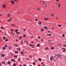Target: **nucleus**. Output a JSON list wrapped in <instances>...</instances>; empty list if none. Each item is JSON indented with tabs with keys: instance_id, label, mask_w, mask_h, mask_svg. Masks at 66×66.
Returning a JSON list of instances; mask_svg holds the SVG:
<instances>
[{
	"instance_id": "obj_1",
	"label": "nucleus",
	"mask_w": 66,
	"mask_h": 66,
	"mask_svg": "<svg viewBox=\"0 0 66 66\" xmlns=\"http://www.w3.org/2000/svg\"><path fill=\"white\" fill-rule=\"evenodd\" d=\"M53 57L52 56H51L50 58V60L51 61H52Z\"/></svg>"
},
{
	"instance_id": "obj_2",
	"label": "nucleus",
	"mask_w": 66,
	"mask_h": 66,
	"mask_svg": "<svg viewBox=\"0 0 66 66\" xmlns=\"http://www.w3.org/2000/svg\"><path fill=\"white\" fill-rule=\"evenodd\" d=\"M49 18H45L44 19V20H49Z\"/></svg>"
},
{
	"instance_id": "obj_3",
	"label": "nucleus",
	"mask_w": 66,
	"mask_h": 66,
	"mask_svg": "<svg viewBox=\"0 0 66 66\" xmlns=\"http://www.w3.org/2000/svg\"><path fill=\"white\" fill-rule=\"evenodd\" d=\"M3 8L4 9L5 7V5L4 4H3Z\"/></svg>"
},
{
	"instance_id": "obj_4",
	"label": "nucleus",
	"mask_w": 66,
	"mask_h": 66,
	"mask_svg": "<svg viewBox=\"0 0 66 66\" xmlns=\"http://www.w3.org/2000/svg\"><path fill=\"white\" fill-rule=\"evenodd\" d=\"M56 59H60V56H58L56 59L55 60H56Z\"/></svg>"
},
{
	"instance_id": "obj_5",
	"label": "nucleus",
	"mask_w": 66,
	"mask_h": 66,
	"mask_svg": "<svg viewBox=\"0 0 66 66\" xmlns=\"http://www.w3.org/2000/svg\"><path fill=\"white\" fill-rule=\"evenodd\" d=\"M12 4H14L15 3V2L12 1Z\"/></svg>"
},
{
	"instance_id": "obj_6",
	"label": "nucleus",
	"mask_w": 66,
	"mask_h": 66,
	"mask_svg": "<svg viewBox=\"0 0 66 66\" xmlns=\"http://www.w3.org/2000/svg\"><path fill=\"white\" fill-rule=\"evenodd\" d=\"M58 26H59V27H61V26H62V25H60L59 24L58 25Z\"/></svg>"
},
{
	"instance_id": "obj_7",
	"label": "nucleus",
	"mask_w": 66,
	"mask_h": 66,
	"mask_svg": "<svg viewBox=\"0 0 66 66\" xmlns=\"http://www.w3.org/2000/svg\"><path fill=\"white\" fill-rule=\"evenodd\" d=\"M3 39L5 40V39H6V38L5 37H3Z\"/></svg>"
},
{
	"instance_id": "obj_8",
	"label": "nucleus",
	"mask_w": 66,
	"mask_h": 66,
	"mask_svg": "<svg viewBox=\"0 0 66 66\" xmlns=\"http://www.w3.org/2000/svg\"><path fill=\"white\" fill-rule=\"evenodd\" d=\"M30 46H34V45H33L32 44H30Z\"/></svg>"
},
{
	"instance_id": "obj_9",
	"label": "nucleus",
	"mask_w": 66,
	"mask_h": 66,
	"mask_svg": "<svg viewBox=\"0 0 66 66\" xmlns=\"http://www.w3.org/2000/svg\"><path fill=\"white\" fill-rule=\"evenodd\" d=\"M15 31L16 32H18V30L17 29H15Z\"/></svg>"
},
{
	"instance_id": "obj_10",
	"label": "nucleus",
	"mask_w": 66,
	"mask_h": 66,
	"mask_svg": "<svg viewBox=\"0 0 66 66\" xmlns=\"http://www.w3.org/2000/svg\"><path fill=\"white\" fill-rule=\"evenodd\" d=\"M38 60H39V61H41V58H40L39 59H38Z\"/></svg>"
},
{
	"instance_id": "obj_11",
	"label": "nucleus",
	"mask_w": 66,
	"mask_h": 66,
	"mask_svg": "<svg viewBox=\"0 0 66 66\" xmlns=\"http://www.w3.org/2000/svg\"><path fill=\"white\" fill-rule=\"evenodd\" d=\"M14 64H13V65H12V66H16V64H15V63H14Z\"/></svg>"
},
{
	"instance_id": "obj_12",
	"label": "nucleus",
	"mask_w": 66,
	"mask_h": 66,
	"mask_svg": "<svg viewBox=\"0 0 66 66\" xmlns=\"http://www.w3.org/2000/svg\"><path fill=\"white\" fill-rule=\"evenodd\" d=\"M43 30V31H44V29H41V32H43V31H42Z\"/></svg>"
},
{
	"instance_id": "obj_13",
	"label": "nucleus",
	"mask_w": 66,
	"mask_h": 66,
	"mask_svg": "<svg viewBox=\"0 0 66 66\" xmlns=\"http://www.w3.org/2000/svg\"><path fill=\"white\" fill-rule=\"evenodd\" d=\"M39 44H38L37 45V47H39Z\"/></svg>"
},
{
	"instance_id": "obj_14",
	"label": "nucleus",
	"mask_w": 66,
	"mask_h": 66,
	"mask_svg": "<svg viewBox=\"0 0 66 66\" xmlns=\"http://www.w3.org/2000/svg\"><path fill=\"white\" fill-rule=\"evenodd\" d=\"M7 63H8L9 64H11V63H10V61L8 62Z\"/></svg>"
},
{
	"instance_id": "obj_15",
	"label": "nucleus",
	"mask_w": 66,
	"mask_h": 66,
	"mask_svg": "<svg viewBox=\"0 0 66 66\" xmlns=\"http://www.w3.org/2000/svg\"><path fill=\"white\" fill-rule=\"evenodd\" d=\"M51 49H52V50H53V49H54V47H53L52 48V47H51Z\"/></svg>"
},
{
	"instance_id": "obj_16",
	"label": "nucleus",
	"mask_w": 66,
	"mask_h": 66,
	"mask_svg": "<svg viewBox=\"0 0 66 66\" xmlns=\"http://www.w3.org/2000/svg\"><path fill=\"white\" fill-rule=\"evenodd\" d=\"M2 56H3V57H4V56H5V55H4V54H3L2 55Z\"/></svg>"
},
{
	"instance_id": "obj_17",
	"label": "nucleus",
	"mask_w": 66,
	"mask_h": 66,
	"mask_svg": "<svg viewBox=\"0 0 66 66\" xmlns=\"http://www.w3.org/2000/svg\"><path fill=\"white\" fill-rule=\"evenodd\" d=\"M42 24V23H41V21H40V23H39V25H40V24Z\"/></svg>"
},
{
	"instance_id": "obj_18",
	"label": "nucleus",
	"mask_w": 66,
	"mask_h": 66,
	"mask_svg": "<svg viewBox=\"0 0 66 66\" xmlns=\"http://www.w3.org/2000/svg\"><path fill=\"white\" fill-rule=\"evenodd\" d=\"M3 49H5V47H3Z\"/></svg>"
},
{
	"instance_id": "obj_19",
	"label": "nucleus",
	"mask_w": 66,
	"mask_h": 66,
	"mask_svg": "<svg viewBox=\"0 0 66 66\" xmlns=\"http://www.w3.org/2000/svg\"><path fill=\"white\" fill-rule=\"evenodd\" d=\"M37 10L38 11H39V10H40V9H39V8H38Z\"/></svg>"
},
{
	"instance_id": "obj_20",
	"label": "nucleus",
	"mask_w": 66,
	"mask_h": 66,
	"mask_svg": "<svg viewBox=\"0 0 66 66\" xmlns=\"http://www.w3.org/2000/svg\"><path fill=\"white\" fill-rule=\"evenodd\" d=\"M1 28H2V29H4V28L3 27H1Z\"/></svg>"
},
{
	"instance_id": "obj_21",
	"label": "nucleus",
	"mask_w": 66,
	"mask_h": 66,
	"mask_svg": "<svg viewBox=\"0 0 66 66\" xmlns=\"http://www.w3.org/2000/svg\"><path fill=\"white\" fill-rule=\"evenodd\" d=\"M26 29H24V31L23 32H25V31H26Z\"/></svg>"
},
{
	"instance_id": "obj_22",
	"label": "nucleus",
	"mask_w": 66,
	"mask_h": 66,
	"mask_svg": "<svg viewBox=\"0 0 66 66\" xmlns=\"http://www.w3.org/2000/svg\"><path fill=\"white\" fill-rule=\"evenodd\" d=\"M54 15V14H52L51 15V16H53V15Z\"/></svg>"
},
{
	"instance_id": "obj_23",
	"label": "nucleus",
	"mask_w": 66,
	"mask_h": 66,
	"mask_svg": "<svg viewBox=\"0 0 66 66\" xmlns=\"http://www.w3.org/2000/svg\"><path fill=\"white\" fill-rule=\"evenodd\" d=\"M7 46L6 45H5V47H7Z\"/></svg>"
},
{
	"instance_id": "obj_24",
	"label": "nucleus",
	"mask_w": 66,
	"mask_h": 66,
	"mask_svg": "<svg viewBox=\"0 0 66 66\" xmlns=\"http://www.w3.org/2000/svg\"><path fill=\"white\" fill-rule=\"evenodd\" d=\"M7 40H8V39H6L5 41L6 42H7Z\"/></svg>"
},
{
	"instance_id": "obj_25",
	"label": "nucleus",
	"mask_w": 66,
	"mask_h": 66,
	"mask_svg": "<svg viewBox=\"0 0 66 66\" xmlns=\"http://www.w3.org/2000/svg\"><path fill=\"white\" fill-rule=\"evenodd\" d=\"M15 52L16 53H18V51H15Z\"/></svg>"
},
{
	"instance_id": "obj_26",
	"label": "nucleus",
	"mask_w": 66,
	"mask_h": 66,
	"mask_svg": "<svg viewBox=\"0 0 66 66\" xmlns=\"http://www.w3.org/2000/svg\"><path fill=\"white\" fill-rule=\"evenodd\" d=\"M8 21L9 22H10L11 21V20H8Z\"/></svg>"
},
{
	"instance_id": "obj_27",
	"label": "nucleus",
	"mask_w": 66,
	"mask_h": 66,
	"mask_svg": "<svg viewBox=\"0 0 66 66\" xmlns=\"http://www.w3.org/2000/svg\"><path fill=\"white\" fill-rule=\"evenodd\" d=\"M62 36H63V37H65V36L64 35V34L62 35Z\"/></svg>"
},
{
	"instance_id": "obj_28",
	"label": "nucleus",
	"mask_w": 66,
	"mask_h": 66,
	"mask_svg": "<svg viewBox=\"0 0 66 66\" xmlns=\"http://www.w3.org/2000/svg\"><path fill=\"white\" fill-rule=\"evenodd\" d=\"M25 36H26V35H24L23 36V37H25Z\"/></svg>"
},
{
	"instance_id": "obj_29",
	"label": "nucleus",
	"mask_w": 66,
	"mask_h": 66,
	"mask_svg": "<svg viewBox=\"0 0 66 66\" xmlns=\"http://www.w3.org/2000/svg\"><path fill=\"white\" fill-rule=\"evenodd\" d=\"M8 17H10V14H9L8 15Z\"/></svg>"
},
{
	"instance_id": "obj_30",
	"label": "nucleus",
	"mask_w": 66,
	"mask_h": 66,
	"mask_svg": "<svg viewBox=\"0 0 66 66\" xmlns=\"http://www.w3.org/2000/svg\"><path fill=\"white\" fill-rule=\"evenodd\" d=\"M12 26H14V24H12Z\"/></svg>"
},
{
	"instance_id": "obj_31",
	"label": "nucleus",
	"mask_w": 66,
	"mask_h": 66,
	"mask_svg": "<svg viewBox=\"0 0 66 66\" xmlns=\"http://www.w3.org/2000/svg\"><path fill=\"white\" fill-rule=\"evenodd\" d=\"M15 46H16V47H17L18 46V45H15Z\"/></svg>"
},
{
	"instance_id": "obj_32",
	"label": "nucleus",
	"mask_w": 66,
	"mask_h": 66,
	"mask_svg": "<svg viewBox=\"0 0 66 66\" xmlns=\"http://www.w3.org/2000/svg\"><path fill=\"white\" fill-rule=\"evenodd\" d=\"M64 52H65V48H64Z\"/></svg>"
},
{
	"instance_id": "obj_33",
	"label": "nucleus",
	"mask_w": 66,
	"mask_h": 66,
	"mask_svg": "<svg viewBox=\"0 0 66 66\" xmlns=\"http://www.w3.org/2000/svg\"><path fill=\"white\" fill-rule=\"evenodd\" d=\"M45 29H46V26H45Z\"/></svg>"
},
{
	"instance_id": "obj_34",
	"label": "nucleus",
	"mask_w": 66,
	"mask_h": 66,
	"mask_svg": "<svg viewBox=\"0 0 66 66\" xmlns=\"http://www.w3.org/2000/svg\"><path fill=\"white\" fill-rule=\"evenodd\" d=\"M51 36V34L49 35V36Z\"/></svg>"
},
{
	"instance_id": "obj_35",
	"label": "nucleus",
	"mask_w": 66,
	"mask_h": 66,
	"mask_svg": "<svg viewBox=\"0 0 66 66\" xmlns=\"http://www.w3.org/2000/svg\"><path fill=\"white\" fill-rule=\"evenodd\" d=\"M35 21H37V19H36V20H35Z\"/></svg>"
},
{
	"instance_id": "obj_36",
	"label": "nucleus",
	"mask_w": 66,
	"mask_h": 66,
	"mask_svg": "<svg viewBox=\"0 0 66 66\" xmlns=\"http://www.w3.org/2000/svg\"><path fill=\"white\" fill-rule=\"evenodd\" d=\"M13 61H14V62H15V59H14Z\"/></svg>"
},
{
	"instance_id": "obj_37",
	"label": "nucleus",
	"mask_w": 66,
	"mask_h": 66,
	"mask_svg": "<svg viewBox=\"0 0 66 66\" xmlns=\"http://www.w3.org/2000/svg\"><path fill=\"white\" fill-rule=\"evenodd\" d=\"M60 5H61V4H59V5H58V6H60Z\"/></svg>"
},
{
	"instance_id": "obj_38",
	"label": "nucleus",
	"mask_w": 66,
	"mask_h": 66,
	"mask_svg": "<svg viewBox=\"0 0 66 66\" xmlns=\"http://www.w3.org/2000/svg\"><path fill=\"white\" fill-rule=\"evenodd\" d=\"M42 42H43V39H42Z\"/></svg>"
},
{
	"instance_id": "obj_39",
	"label": "nucleus",
	"mask_w": 66,
	"mask_h": 66,
	"mask_svg": "<svg viewBox=\"0 0 66 66\" xmlns=\"http://www.w3.org/2000/svg\"><path fill=\"white\" fill-rule=\"evenodd\" d=\"M19 62H20V59H19Z\"/></svg>"
},
{
	"instance_id": "obj_40",
	"label": "nucleus",
	"mask_w": 66,
	"mask_h": 66,
	"mask_svg": "<svg viewBox=\"0 0 66 66\" xmlns=\"http://www.w3.org/2000/svg\"><path fill=\"white\" fill-rule=\"evenodd\" d=\"M46 49H48V47H46L45 48Z\"/></svg>"
},
{
	"instance_id": "obj_41",
	"label": "nucleus",
	"mask_w": 66,
	"mask_h": 66,
	"mask_svg": "<svg viewBox=\"0 0 66 66\" xmlns=\"http://www.w3.org/2000/svg\"><path fill=\"white\" fill-rule=\"evenodd\" d=\"M20 39H21V38H22L21 37H20Z\"/></svg>"
},
{
	"instance_id": "obj_42",
	"label": "nucleus",
	"mask_w": 66,
	"mask_h": 66,
	"mask_svg": "<svg viewBox=\"0 0 66 66\" xmlns=\"http://www.w3.org/2000/svg\"><path fill=\"white\" fill-rule=\"evenodd\" d=\"M20 48H19V51H20Z\"/></svg>"
},
{
	"instance_id": "obj_43",
	"label": "nucleus",
	"mask_w": 66,
	"mask_h": 66,
	"mask_svg": "<svg viewBox=\"0 0 66 66\" xmlns=\"http://www.w3.org/2000/svg\"><path fill=\"white\" fill-rule=\"evenodd\" d=\"M23 53V52L22 51L21 52V53L22 54V53Z\"/></svg>"
},
{
	"instance_id": "obj_44",
	"label": "nucleus",
	"mask_w": 66,
	"mask_h": 66,
	"mask_svg": "<svg viewBox=\"0 0 66 66\" xmlns=\"http://www.w3.org/2000/svg\"><path fill=\"white\" fill-rule=\"evenodd\" d=\"M23 43H22V42H21V44H23Z\"/></svg>"
},
{
	"instance_id": "obj_45",
	"label": "nucleus",
	"mask_w": 66,
	"mask_h": 66,
	"mask_svg": "<svg viewBox=\"0 0 66 66\" xmlns=\"http://www.w3.org/2000/svg\"><path fill=\"white\" fill-rule=\"evenodd\" d=\"M63 46H64V47H66V45H64Z\"/></svg>"
},
{
	"instance_id": "obj_46",
	"label": "nucleus",
	"mask_w": 66,
	"mask_h": 66,
	"mask_svg": "<svg viewBox=\"0 0 66 66\" xmlns=\"http://www.w3.org/2000/svg\"><path fill=\"white\" fill-rule=\"evenodd\" d=\"M9 19H12V18H11Z\"/></svg>"
},
{
	"instance_id": "obj_47",
	"label": "nucleus",
	"mask_w": 66,
	"mask_h": 66,
	"mask_svg": "<svg viewBox=\"0 0 66 66\" xmlns=\"http://www.w3.org/2000/svg\"><path fill=\"white\" fill-rule=\"evenodd\" d=\"M33 64H35V62H34L33 63Z\"/></svg>"
},
{
	"instance_id": "obj_48",
	"label": "nucleus",
	"mask_w": 66,
	"mask_h": 66,
	"mask_svg": "<svg viewBox=\"0 0 66 66\" xmlns=\"http://www.w3.org/2000/svg\"><path fill=\"white\" fill-rule=\"evenodd\" d=\"M41 64H43V62H42Z\"/></svg>"
},
{
	"instance_id": "obj_49",
	"label": "nucleus",
	"mask_w": 66,
	"mask_h": 66,
	"mask_svg": "<svg viewBox=\"0 0 66 66\" xmlns=\"http://www.w3.org/2000/svg\"><path fill=\"white\" fill-rule=\"evenodd\" d=\"M4 35L5 36L6 35V34H5V35Z\"/></svg>"
},
{
	"instance_id": "obj_50",
	"label": "nucleus",
	"mask_w": 66,
	"mask_h": 66,
	"mask_svg": "<svg viewBox=\"0 0 66 66\" xmlns=\"http://www.w3.org/2000/svg\"><path fill=\"white\" fill-rule=\"evenodd\" d=\"M43 2V3H45V2L44 1V2Z\"/></svg>"
},
{
	"instance_id": "obj_51",
	"label": "nucleus",
	"mask_w": 66,
	"mask_h": 66,
	"mask_svg": "<svg viewBox=\"0 0 66 66\" xmlns=\"http://www.w3.org/2000/svg\"><path fill=\"white\" fill-rule=\"evenodd\" d=\"M38 38H39V39H40V37H39Z\"/></svg>"
},
{
	"instance_id": "obj_52",
	"label": "nucleus",
	"mask_w": 66,
	"mask_h": 66,
	"mask_svg": "<svg viewBox=\"0 0 66 66\" xmlns=\"http://www.w3.org/2000/svg\"><path fill=\"white\" fill-rule=\"evenodd\" d=\"M36 40L37 42V39Z\"/></svg>"
},
{
	"instance_id": "obj_53",
	"label": "nucleus",
	"mask_w": 66,
	"mask_h": 66,
	"mask_svg": "<svg viewBox=\"0 0 66 66\" xmlns=\"http://www.w3.org/2000/svg\"><path fill=\"white\" fill-rule=\"evenodd\" d=\"M17 41H18V40H17V39H16V42H17Z\"/></svg>"
},
{
	"instance_id": "obj_54",
	"label": "nucleus",
	"mask_w": 66,
	"mask_h": 66,
	"mask_svg": "<svg viewBox=\"0 0 66 66\" xmlns=\"http://www.w3.org/2000/svg\"><path fill=\"white\" fill-rule=\"evenodd\" d=\"M18 32H16V34H18Z\"/></svg>"
},
{
	"instance_id": "obj_55",
	"label": "nucleus",
	"mask_w": 66,
	"mask_h": 66,
	"mask_svg": "<svg viewBox=\"0 0 66 66\" xmlns=\"http://www.w3.org/2000/svg\"><path fill=\"white\" fill-rule=\"evenodd\" d=\"M46 30H47V29H48V28H47V27L46 28Z\"/></svg>"
},
{
	"instance_id": "obj_56",
	"label": "nucleus",
	"mask_w": 66,
	"mask_h": 66,
	"mask_svg": "<svg viewBox=\"0 0 66 66\" xmlns=\"http://www.w3.org/2000/svg\"><path fill=\"white\" fill-rule=\"evenodd\" d=\"M2 64H3V63H4V62H2Z\"/></svg>"
},
{
	"instance_id": "obj_57",
	"label": "nucleus",
	"mask_w": 66,
	"mask_h": 66,
	"mask_svg": "<svg viewBox=\"0 0 66 66\" xmlns=\"http://www.w3.org/2000/svg\"><path fill=\"white\" fill-rule=\"evenodd\" d=\"M52 30H53V29H54V28H52Z\"/></svg>"
},
{
	"instance_id": "obj_58",
	"label": "nucleus",
	"mask_w": 66,
	"mask_h": 66,
	"mask_svg": "<svg viewBox=\"0 0 66 66\" xmlns=\"http://www.w3.org/2000/svg\"><path fill=\"white\" fill-rule=\"evenodd\" d=\"M0 15L1 16H2V14H0Z\"/></svg>"
},
{
	"instance_id": "obj_59",
	"label": "nucleus",
	"mask_w": 66,
	"mask_h": 66,
	"mask_svg": "<svg viewBox=\"0 0 66 66\" xmlns=\"http://www.w3.org/2000/svg\"><path fill=\"white\" fill-rule=\"evenodd\" d=\"M26 60H28V59L27 58V59H26Z\"/></svg>"
},
{
	"instance_id": "obj_60",
	"label": "nucleus",
	"mask_w": 66,
	"mask_h": 66,
	"mask_svg": "<svg viewBox=\"0 0 66 66\" xmlns=\"http://www.w3.org/2000/svg\"><path fill=\"white\" fill-rule=\"evenodd\" d=\"M35 62H37V61H36V60H35Z\"/></svg>"
},
{
	"instance_id": "obj_61",
	"label": "nucleus",
	"mask_w": 66,
	"mask_h": 66,
	"mask_svg": "<svg viewBox=\"0 0 66 66\" xmlns=\"http://www.w3.org/2000/svg\"><path fill=\"white\" fill-rule=\"evenodd\" d=\"M11 61H13V60L12 59V60H11Z\"/></svg>"
},
{
	"instance_id": "obj_62",
	"label": "nucleus",
	"mask_w": 66,
	"mask_h": 66,
	"mask_svg": "<svg viewBox=\"0 0 66 66\" xmlns=\"http://www.w3.org/2000/svg\"><path fill=\"white\" fill-rule=\"evenodd\" d=\"M14 57H16V56L14 55Z\"/></svg>"
},
{
	"instance_id": "obj_63",
	"label": "nucleus",
	"mask_w": 66,
	"mask_h": 66,
	"mask_svg": "<svg viewBox=\"0 0 66 66\" xmlns=\"http://www.w3.org/2000/svg\"><path fill=\"white\" fill-rule=\"evenodd\" d=\"M26 66V65L25 64L24 65V66Z\"/></svg>"
},
{
	"instance_id": "obj_64",
	"label": "nucleus",
	"mask_w": 66,
	"mask_h": 66,
	"mask_svg": "<svg viewBox=\"0 0 66 66\" xmlns=\"http://www.w3.org/2000/svg\"><path fill=\"white\" fill-rule=\"evenodd\" d=\"M20 66H21V64H20Z\"/></svg>"
}]
</instances>
